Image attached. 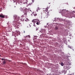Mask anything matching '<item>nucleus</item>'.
Returning <instances> with one entry per match:
<instances>
[{
	"label": "nucleus",
	"instance_id": "1",
	"mask_svg": "<svg viewBox=\"0 0 75 75\" xmlns=\"http://www.w3.org/2000/svg\"><path fill=\"white\" fill-rule=\"evenodd\" d=\"M13 18L14 20H16L14 21V22H16V23L14 24L13 26L15 27H16V28H18V26H19V24H20V23H18L19 22V20H21V19L20 18V17L17 16H14Z\"/></svg>",
	"mask_w": 75,
	"mask_h": 75
},
{
	"label": "nucleus",
	"instance_id": "2",
	"mask_svg": "<svg viewBox=\"0 0 75 75\" xmlns=\"http://www.w3.org/2000/svg\"><path fill=\"white\" fill-rule=\"evenodd\" d=\"M48 8H50V7H47L46 9H44L43 10V11H44V13H45V15H46V17H48V16H50V12H47L48 10Z\"/></svg>",
	"mask_w": 75,
	"mask_h": 75
},
{
	"label": "nucleus",
	"instance_id": "3",
	"mask_svg": "<svg viewBox=\"0 0 75 75\" xmlns=\"http://www.w3.org/2000/svg\"><path fill=\"white\" fill-rule=\"evenodd\" d=\"M71 15H69L68 17H69V18H72V17H75V14L73 13H71Z\"/></svg>",
	"mask_w": 75,
	"mask_h": 75
},
{
	"label": "nucleus",
	"instance_id": "4",
	"mask_svg": "<svg viewBox=\"0 0 75 75\" xmlns=\"http://www.w3.org/2000/svg\"><path fill=\"white\" fill-rule=\"evenodd\" d=\"M38 21H39V20L38 19H34L32 21V22L33 23H36V22H37Z\"/></svg>",
	"mask_w": 75,
	"mask_h": 75
},
{
	"label": "nucleus",
	"instance_id": "5",
	"mask_svg": "<svg viewBox=\"0 0 75 75\" xmlns=\"http://www.w3.org/2000/svg\"><path fill=\"white\" fill-rule=\"evenodd\" d=\"M23 4H27L28 2V0H22Z\"/></svg>",
	"mask_w": 75,
	"mask_h": 75
},
{
	"label": "nucleus",
	"instance_id": "6",
	"mask_svg": "<svg viewBox=\"0 0 75 75\" xmlns=\"http://www.w3.org/2000/svg\"><path fill=\"white\" fill-rule=\"evenodd\" d=\"M0 17L1 18H4L5 17V16H4V15L2 14H0Z\"/></svg>",
	"mask_w": 75,
	"mask_h": 75
},
{
	"label": "nucleus",
	"instance_id": "7",
	"mask_svg": "<svg viewBox=\"0 0 75 75\" xmlns=\"http://www.w3.org/2000/svg\"><path fill=\"white\" fill-rule=\"evenodd\" d=\"M40 32L41 33H45L46 32V30L45 29H42L41 30Z\"/></svg>",
	"mask_w": 75,
	"mask_h": 75
},
{
	"label": "nucleus",
	"instance_id": "8",
	"mask_svg": "<svg viewBox=\"0 0 75 75\" xmlns=\"http://www.w3.org/2000/svg\"><path fill=\"white\" fill-rule=\"evenodd\" d=\"M27 11H25V10L23 11V13L24 15H27Z\"/></svg>",
	"mask_w": 75,
	"mask_h": 75
},
{
	"label": "nucleus",
	"instance_id": "9",
	"mask_svg": "<svg viewBox=\"0 0 75 75\" xmlns=\"http://www.w3.org/2000/svg\"><path fill=\"white\" fill-rule=\"evenodd\" d=\"M66 69H67L68 70V69H70V67H69V66H66Z\"/></svg>",
	"mask_w": 75,
	"mask_h": 75
},
{
	"label": "nucleus",
	"instance_id": "10",
	"mask_svg": "<svg viewBox=\"0 0 75 75\" xmlns=\"http://www.w3.org/2000/svg\"><path fill=\"white\" fill-rule=\"evenodd\" d=\"M36 24L37 25H40V22L39 21V20L37 22Z\"/></svg>",
	"mask_w": 75,
	"mask_h": 75
},
{
	"label": "nucleus",
	"instance_id": "11",
	"mask_svg": "<svg viewBox=\"0 0 75 75\" xmlns=\"http://www.w3.org/2000/svg\"><path fill=\"white\" fill-rule=\"evenodd\" d=\"M22 40L23 41H27V42H28V39L26 40V39H23Z\"/></svg>",
	"mask_w": 75,
	"mask_h": 75
},
{
	"label": "nucleus",
	"instance_id": "12",
	"mask_svg": "<svg viewBox=\"0 0 75 75\" xmlns=\"http://www.w3.org/2000/svg\"><path fill=\"white\" fill-rule=\"evenodd\" d=\"M15 33V34H17V35L18 34H19V32L17 31H16Z\"/></svg>",
	"mask_w": 75,
	"mask_h": 75
},
{
	"label": "nucleus",
	"instance_id": "13",
	"mask_svg": "<svg viewBox=\"0 0 75 75\" xmlns=\"http://www.w3.org/2000/svg\"><path fill=\"white\" fill-rule=\"evenodd\" d=\"M30 38V35H28L27 36H26V38Z\"/></svg>",
	"mask_w": 75,
	"mask_h": 75
},
{
	"label": "nucleus",
	"instance_id": "14",
	"mask_svg": "<svg viewBox=\"0 0 75 75\" xmlns=\"http://www.w3.org/2000/svg\"><path fill=\"white\" fill-rule=\"evenodd\" d=\"M20 10H21V11H23V8H20Z\"/></svg>",
	"mask_w": 75,
	"mask_h": 75
},
{
	"label": "nucleus",
	"instance_id": "15",
	"mask_svg": "<svg viewBox=\"0 0 75 75\" xmlns=\"http://www.w3.org/2000/svg\"><path fill=\"white\" fill-rule=\"evenodd\" d=\"M55 30H58V27L56 26L55 27Z\"/></svg>",
	"mask_w": 75,
	"mask_h": 75
},
{
	"label": "nucleus",
	"instance_id": "16",
	"mask_svg": "<svg viewBox=\"0 0 75 75\" xmlns=\"http://www.w3.org/2000/svg\"><path fill=\"white\" fill-rule=\"evenodd\" d=\"M3 64H6V61H5V60L4 59V61L3 62Z\"/></svg>",
	"mask_w": 75,
	"mask_h": 75
},
{
	"label": "nucleus",
	"instance_id": "17",
	"mask_svg": "<svg viewBox=\"0 0 75 75\" xmlns=\"http://www.w3.org/2000/svg\"><path fill=\"white\" fill-rule=\"evenodd\" d=\"M61 65L62 66H64V63L62 62L61 63Z\"/></svg>",
	"mask_w": 75,
	"mask_h": 75
},
{
	"label": "nucleus",
	"instance_id": "18",
	"mask_svg": "<svg viewBox=\"0 0 75 75\" xmlns=\"http://www.w3.org/2000/svg\"><path fill=\"white\" fill-rule=\"evenodd\" d=\"M33 15H34V16H35H35H37V14L35 13V14H33Z\"/></svg>",
	"mask_w": 75,
	"mask_h": 75
},
{
	"label": "nucleus",
	"instance_id": "19",
	"mask_svg": "<svg viewBox=\"0 0 75 75\" xmlns=\"http://www.w3.org/2000/svg\"><path fill=\"white\" fill-rule=\"evenodd\" d=\"M33 24H34L33 25V26H34V27H35V23H34Z\"/></svg>",
	"mask_w": 75,
	"mask_h": 75
},
{
	"label": "nucleus",
	"instance_id": "20",
	"mask_svg": "<svg viewBox=\"0 0 75 75\" xmlns=\"http://www.w3.org/2000/svg\"><path fill=\"white\" fill-rule=\"evenodd\" d=\"M38 30V28H36V31H37V30Z\"/></svg>",
	"mask_w": 75,
	"mask_h": 75
},
{
	"label": "nucleus",
	"instance_id": "21",
	"mask_svg": "<svg viewBox=\"0 0 75 75\" xmlns=\"http://www.w3.org/2000/svg\"><path fill=\"white\" fill-rule=\"evenodd\" d=\"M1 60H2V61H4V59L2 58Z\"/></svg>",
	"mask_w": 75,
	"mask_h": 75
},
{
	"label": "nucleus",
	"instance_id": "22",
	"mask_svg": "<svg viewBox=\"0 0 75 75\" xmlns=\"http://www.w3.org/2000/svg\"><path fill=\"white\" fill-rule=\"evenodd\" d=\"M23 33H25V31H23Z\"/></svg>",
	"mask_w": 75,
	"mask_h": 75
},
{
	"label": "nucleus",
	"instance_id": "23",
	"mask_svg": "<svg viewBox=\"0 0 75 75\" xmlns=\"http://www.w3.org/2000/svg\"><path fill=\"white\" fill-rule=\"evenodd\" d=\"M37 11L38 12V10H37Z\"/></svg>",
	"mask_w": 75,
	"mask_h": 75
},
{
	"label": "nucleus",
	"instance_id": "24",
	"mask_svg": "<svg viewBox=\"0 0 75 75\" xmlns=\"http://www.w3.org/2000/svg\"><path fill=\"white\" fill-rule=\"evenodd\" d=\"M22 17H23V16H22Z\"/></svg>",
	"mask_w": 75,
	"mask_h": 75
},
{
	"label": "nucleus",
	"instance_id": "25",
	"mask_svg": "<svg viewBox=\"0 0 75 75\" xmlns=\"http://www.w3.org/2000/svg\"><path fill=\"white\" fill-rule=\"evenodd\" d=\"M42 34H44V33Z\"/></svg>",
	"mask_w": 75,
	"mask_h": 75
},
{
	"label": "nucleus",
	"instance_id": "26",
	"mask_svg": "<svg viewBox=\"0 0 75 75\" xmlns=\"http://www.w3.org/2000/svg\"><path fill=\"white\" fill-rule=\"evenodd\" d=\"M1 56V55H0V57Z\"/></svg>",
	"mask_w": 75,
	"mask_h": 75
},
{
	"label": "nucleus",
	"instance_id": "27",
	"mask_svg": "<svg viewBox=\"0 0 75 75\" xmlns=\"http://www.w3.org/2000/svg\"><path fill=\"white\" fill-rule=\"evenodd\" d=\"M15 7H16V6H15Z\"/></svg>",
	"mask_w": 75,
	"mask_h": 75
}]
</instances>
